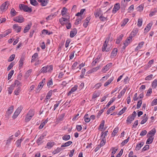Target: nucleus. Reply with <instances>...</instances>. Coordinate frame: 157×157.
I'll list each match as a JSON object with an SVG mask.
<instances>
[{"label": "nucleus", "instance_id": "nucleus-1", "mask_svg": "<svg viewBox=\"0 0 157 157\" xmlns=\"http://www.w3.org/2000/svg\"><path fill=\"white\" fill-rule=\"evenodd\" d=\"M53 70L52 65H47L43 67L40 71V73H45L47 72H51Z\"/></svg>", "mask_w": 157, "mask_h": 157}, {"label": "nucleus", "instance_id": "nucleus-2", "mask_svg": "<svg viewBox=\"0 0 157 157\" xmlns=\"http://www.w3.org/2000/svg\"><path fill=\"white\" fill-rule=\"evenodd\" d=\"M19 7L21 10H23L25 12L30 13L32 11L31 8L24 4L19 5Z\"/></svg>", "mask_w": 157, "mask_h": 157}, {"label": "nucleus", "instance_id": "nucleus-3", "mask_svg": "<svg viewBox=\"0 0 157 157\" xmlns=\"http://www.w3.org/2000/svg\"><path fill=\"white\" fill-rule=\"evenodd\" d=\"M109 39V38H108L105 39L102 47V52H108L110 51V48L108 47L109 45L108 44Z\"/></svg>", "mask_w": 157, "mask_h": 157}, {"label": "nucleus", "instance_id": "nucleus-4", "mask_svg": "<svg viewBox=\"0 0 157 157\" xmlns=\"http://www.w3.org/2000/svg\"><path fill=\"white\" fill-rule=\"evenodd\" d=\"M9 5L10 2L8 1H7L3 3L0 6L1 11H3L6 10Z\"/></svg>", "mask_w": 157, "mask_h": 157}, {"label": "nucleus", "instance_id": "nucleus-5", "mask_svg": "<svg viewBox=\"0 0 157 157\" xmlns=\"http://www.w3.org/2000/svg\"><path fill=\"white\" fill-rule=\"evenodd\" d=\"M132 40L133 36L132 35H130L124 43V44L125 47L127 46L131 42Z\"/></svg>", "mask_w": 157, "mask_h": 157}, {"label": "nucleus", "instance_id": "nucleus-6", "mask_svg": "<svg viewBox=\"0 0 157 157\" xmlns=\"http://www.w3.org/2000/svg\"><path fill=\"white\" fill-rule=\"evenodd\" d=\"M14 21L18 22L21 23L24 21V18L21 16H17L13 18Z\"/></svg>", "mask_w": 157, "mask_h": 157}, {"label": "nucleus", "instance_id": "nucleus-7", "mask_svg": "<svg viewBox=\"0 0 157 157\" xmlns=\"http://www.w3.org/2000/svg\"><path fill=\"white\" fill-rule=\"evenodd\" d=\"M45 78H43L42 80V81L39 83L36 89V93L38 92L40 90V87H42L44 86V83L45 82Z\"/></svg>", "mask_w": 157, "mask_h": 157}, {"label": "nucleus", "instance_id": "nucleus-8", "mask_svg": "<svg viewBox=\"0 0 157 157\" xmlns=\"http://www.w3.org/2000/svg\"><path fill=\"white\" fill-rule=\"evenodd\" d=\"M120 4L119 3H118L116 4L113 8V13H115L119 10L120 9Z\"/></svg>", "mask_w": 157, "mask_h": 157}, {"label": "nucleus", "instance_id": "nucleus-9", "mask_svg": "<svg viewBox=\"0 0 157 157\" xmlns=\"http://www.w3.org/2000/svg\"><path fill=\"white\" fill-rule=\"evenodd\" d=\"M117 49L115 48H114L111 52L110 56L111 58H114L117 55Z\"/></svg>", "mask_w": 157, "mask_h": 157}, {"label": "nucleus", "instance_id": "nucleus-10", "mask_svg": "<svg viewBox=\"0 0 157 157\" xmlns=\"http://www.w3.org/2000/svg\"><path fill=\"white\" fill-rule=\"evenodd\" d=\"M13 28L14 29H15L17 33L20 32L21 30V27L20 26H19L17 24H14L13 25Z\"/></svg>", "mask_w": 157, "mask_h": 157}, {"label": "nucleus", "instance_id": "nucleus-11", "mask_svg": "<svg viewBox=\"0 0 157 157\" xmlns=\"http://www.w3.org/2000/svg\"><path fill=\"white\" fill-rule=\"evenodd\" d=\"M77 30L76 28H74L73 30L71 31L70 33V36L71 37H74L77 34Z\"/></svg>", "mask_w": 157, "mask_h": 157}, {"label": "nucleus", "instance_id": "nucleus-12", "mask_svg": "<svg viewBox=\"0 0 157 157\" xmlns=\"http://www.w3.org/2000/svg\"><path fill=\"white\" fill-rule=\"evenodd\" d=\"M156 133V129L155 128H153L148 133L147 135L148 136L153 137Z\"/></svg>", "mask_w": 157, "mask_h": 157}, {"label": "nucleus", "instance_id": "nucleus-13", "mask_svg": "<svg viewBox=\"0 0 157 157\" xmlns=\"http://www.w3.org/2000/svg\"><path fill=\"white\" fill-rule=\"evenodd\" d=\"M13 109V106L12 105L10 106L8 110L6 112V114L8 116H10L11 114L12 113Z\"/></svg>", "mask_w": 157, "mask_h": 157}, {"label": "nucleus", "instance_id": "nucleus-14", "mask_svg": "<svg viewBox=\"0 0 157 157\" xmlns=\"http://www.w3.org/2000/svg\"><path fill=\"white\" fill-rule=\"evenodd\" d=\"M11 29H8L7 31H6L4 34L0 35V39H1L2 37H5L9 33H11Z\"/></svg>", "mask_w": 157, "mask_h": 157}, {"label": "nucleus", "instance_id": "nucleus-15", "mask_svg": "<svg viewBox=\"0 0 157 157\" xmlns=\"http://www.w3.org/2000/svg\"><path fill=\"white\" fill-rule=\"evenodd\" d=\"M112 63H109L107 64L105 66L103 69L102 70V71L105 72L107 71L111 66Z\"/></svg>", "mask_w": 157, "mask_h": 157}, {"label": "nucleus", "instance_id": "nucleus-16", "mask_svg": "<svg viewBox=\"0 0 157 157\" xmlns=\"http://www.w3.org/2000/svg\"><path fill=\"white\" fill-rule=\"evenodd\" d=\"M38 1L41 3V5L43 6H46L48 4V0H37Z\"/></svg>", "mask_w": 157, "mask_h": 157}, {"label": "nucleus", "instance_id": "nucleus-17", "mask_svg": "<svg viewBox=\"0 0 157 157\" xmlns=\"http://www.w3.org/2000/svg\"><path fill=\"white\" fill-rule=\"evenodd\" d=\"M152 26V24L151 23L148 24L144 29V33L148 32L151 29Z\"/></svg>", "mask_w": 157, "mask_h": 157}, {"label": "nucleus", "instance_id": "nucleus-18", "mask_svg": "<svg viewBox=\"0 0 157 157\" xmlns=\"http://www.w3.org/2000/svg\"><path fill=\"white\" fill-rule=\"evenodd\" d=\"M134 119V118L133 117L130 115L127 118L126 120L127 123L128 124H131Z\"/></svg>", "mask_w": 157, "mask_h": 157}, {"label": "nucleus", "instance_id": "nucleus-19", "mask_svg": "<svg viewBox=\"0 0 157 157\" xmlns=\"http://www.w3.org/2000/svg\"><path fill=\"white\" fill-rule=\"evenodd\" d=\"M114 79L113 77H112L109 79L107 82H105L104 84V86H106L110 84L111 82L113 81Z\"/></svg>", "mask_w": 157, "mask_h": 157}, {"label": "nucleus", "instance_id": "nucleus-20", "mask_svg": "<svg viewBox=\"0 0 157 157\" xmlns=\"http://www.w3.org/2000/svg\"><path fill=\"white\" fill-rule=\"evenodd\" d=\"M31 25L32 24H28L26 25V26L25 27L24 30V33H26L28 32L29 29H30Z\"/></svg>", "mask_w": 157, "mask_h": 157}, {"label": "nucleus", "instance_id": "nucleus-21", "mask_svg": "<svg viewBox=\"0 0 157 157\" xmlns=\"http://www.w3.org/2000/svg\"><path fill=\"white\" fill-rule=\"evenodd\" d=\"M144 44V42L143 41L139 43L138 46L136 48L135 50L136 51L140 49L143 47Z\"/></svg>", "mask_w": 157, "mask_h": 157}, {"label": "nucleus", "instance_id": "nucleus-22", "mask_svg": "<svg viewBox=\"0 0 157 157\" xmlns=\"http://www.w3.org/2000/svg\"><path fill=\"white\" fill-rule=\"evenodd\" d=\"M144 144V143L143 142H141L139 144H137L136 147V150L137 151L139 150L143 145Z\"/></svg>", "mask_w": 157, "mask_h": 157}, {"label": "nucleus", "instance_id": "nucleus-23", "mask_svg": "<svg viewBox=\"0 0 157 157\" xmlns=\"http://www.w3.org/2000/svg\"><path fill=\"white\" fill-rule=\"evenodd\" d=\"M149 138L147 139L146 141V144H151L153 142V140L154 139V137L152 136H150Z\"/></svg>", "mask_w": 157, "mask_h": 157}, {"label": "nucleus", "instance_id": "nucleus-24", "mask_svg": "<svg viewBox=\"0 0 157 157\" xmlns=\"http://www.w3.org/2000/svg\"><path fill=\"white\" fill-rule=\"evenodd\" d=\"M151 86L153 89H155L157 86V80L155 79L151 83Z\"/></svg>", "mask_w": 157, "mask_h": 157}, {"label": "nucleus", "instance_id": "nucleus-25", "mask_svg": "<svg viewBox=\"0 0 157 157\" xmlns=\"http://www.w3.org/2000/svg\"><path fill=\"white\" fill-rule=\"evenodd\" d=\"M126 89L125 88H124L123 90L120 92V94L117 96V98H120L121 96L123 95L125 91H126Z\"/></svg>", "mask_w": 157, "mask_h": 157}, {"label": "nucleus", "instance_id": "nucleus-26", "mask_svg": "<svg viewBox=\"0 0 157 157\" xmlns=\"http://www.w3.org/2000/svg\"><path fill=\"white\" fill-rule=\"evenodd\" d=\"M72 143V142L71 141H69L65 143L64 144H62L61 146V147H64L68 146L71 144Z\"/></svg>", "mask_w": 157, "mask_h": 157}, {"label": "nucleus", "instance_id": "nucleus-27", "mask_svg": "<svg viewBox=\"0 0 157 157\" xmlns=\"http://www.w3.org/2000/svg\"><path fill=\"white\" fill-rule=\"evenodd\" d=\"M143 23V19L142 18H140L138 20L137 25L138 27L141 26Z\"/></svg>", "mask_w": 157, "mask_h": 157}, {"label": "nucleus", "instance_id": "nucleus-28", "mask_svg": "<svg viewBox=\"0 0 157 157\" xmlns=\"http://www.w3.org/2000/svg\"><path fill=\"white\" fill-rule=\"evenodd\" d=\"M44 135L40 136L36 141V143L38 144H41L42 143L41 142L44 139Z\"/></svg>", "mask_w": 157, "mask_h": 157}, {"label": "nucleus", "instance_id": "nucleus-29", "mask_svg": "<svg viewBox=\"0 0 157 157\" xmlns=\"http://www.w3.org/2000/svg\"><path fill=\"white\" fill-rule=\"evenodd\" d=\"M101 11L100 10H98L94 14L95 17H97L101 16Z\"/></svg>", "mask_w": 157, "mask_h": 157}, {"label": "nucleus", "instance_id": "nucleus-30", "mask_svg": "<svg viewBox=\"0 0 157 157\" xmlns=\"http://www.w3.org/2000/svg\"><path fill=\"white\" fill-rule=\"evenodd\" d=\"M14 85L13 84L9 88V94H11L14 88Z\"/></svg>", "mask_w": 157, "mask_h": 157}, {"label": "nucleus", "instance_id": "nucleus-31", "mask_svg": "<svg viewBox=\"0 0 157 157\" xmlns=\"http://www.w3.org/2000/svg\"><path fill=\"white\" fill-rule=\"evenodd\" d=\"M38 56V54L37 53H35L32 56L31 62L32 63L35 61V59Z\"/></svg>", "mask_w": 157, "mask_h": 157}, {"label": "nucleus", "instance_id": "nucleus-32", "mask_svg": "<svg viewBox=\"0 0 157 157\" xmlns=\"http://www.w3.org/2000/svg\"><path fill=\"white\" fill-rule=\"evenodd\" d=\"M67 9L65 7H64L61 10V13L62 16L64 15L65 14L67 13Z\"/></svg>", "mask_w": 157, "mask_h": 157}, {"label": "nucleus", "instance_id": "nucleus-33", "mask_svg": "<svg viewBox=\"0 0 157 157\" xmlns=\"http://www.w3.org/2000/svg\"><path fill=\"white\" fill-rule=\"evenodd\" d=\"M23 140V139H22V138H21L20 139L18 140L17 141L16 144L17 146V147H19L21 146V143Z\"/></svg>", "mask_w": 157, "mask_h": 157}, {"label": "nucleus", "instance_id": "nucleus-34", "mask_svg": "<svg viewBox=\"0 0 157 157\" xmlns=\"http://www.w3.org/2000/svg\"><path fill=\"white\" fill-rule=\"evenodd\" d=\"M71 138L70 136L69 135H64L63 137V140L67 141L69 140Z\"/></svg>", "mask_w": 157, "mask_h": 157}, {"label": "nucleus", "instance_id": "nucleus-35", "mask_svg": "<svg viewBox=\"0 0 157 157\" xmlns=\"http://www.w3.org/2000/svg\"><path fill=\"white\" fill-rule=\"evenodd\" d=\"M62 150V149L61 148V147H57L56 150L53 151L52 154H53L54 155L56 154L57 153H59Z\"/></svg>", "mask_w": 157, "mask_h": 157}, {"label": "nucleus", "instance_id": "nucleus-36", "mask_svg": "<svg viewBox=\"0 0 157 157\" xmlns=\"http://www.w3.org/2000/svg\"><path fill=\"white\" fill-rule=\"evenodd\" d=\"M32 69H29L27 71L25 75V77L26 78H27L29 76L32 72Z\"/></svg>", "mask_w": 157, "mask_h": 157}, {"label": "nucleus", "instance_id": "nucleus-37", "mask_svg": "<svg viewBox=\"0 0 157 157\" xmlns=\"http://www.w3.org/2000/svg\"><path fill=\"white\" fill-rule=\"evenodd\" d=\"M105 123V122L104 120L102 121L99 128V130H101V129H103Z\"/></svg>", "mask_w": 157, "mask_h": 157}, {"label": "nucleus", "instance_id": "nucleus-38", "mask_svg": "<svg viewBox=\"0 0 157 157\" xmlns=\"http://www.w3.org/2000/svg\"><path fill=\"white\" fill-rule=\"evenodd\" d=\"M127 109V108L126 107H124L123 109H122L118 114V115H120L123 113H124L126 111Z\"/></svg>", "mask_w": 157, "mask_h": 157}, {"label": "nucleus", "instance_id": "nucleus-39", "mask_svg": "<svg viewBox=\"0 0 157 157\" xmlns=\"http://www.w3.org/2000/svg\"><path fill=\"white\" fill-rule=\"evenodd\" d=\"M20 89L21 88L20 87H18L14 91L15 94L17 95H18L21 91Z\"/></svg>", "mask_w": 157, "mask_h": 157}, {"label": "nucleus", "instance_id": "nucleus-40", "mask_svg": "<svg viewBox=\"0 0 157 157\" xmlns=\"http://www.w3.org/2000/svg\"><path fill=\"white\" fill-rule=\"evenodd\" d=\"M47 121L48 120L47 119L45 120V121H44L43 122H42L39 126V129H42L43 128L44 125L45 124L47 123Z\"/></svg>", "mask_w": 157, "mask_h": 157}, {"label": "nucleus", "instance_id": "nucleus-41", "mask_svg": "<svg viewBox=\"0 0 157 157\" xmlns=\"http://www.w3.org/2000/svg\"><path fill=\"white\" fill-rule=\"evenodd\" d=\"M129 139V137H128L126 139L124 140L122 142L121 144L122 146H124L125 144H126L128 141Z\"/></svg>", "mask_w": 157, "mask_h": 157}, {"label": "nucleus", "instance_id": "nucleus-42", "mask_svg": "<svg viewBox=\"0 0 157 157\" xmlns=\"http://www.w3.org/2000/svg\"><path fill=\"white\" fill-rule=\"evenodd\" d=\"M16 12L13 8H12L10 11V14L12 17H13L16 15Z\"/></svg>", "mask_w": 157, "mask_h": 157}, {"label": "nucleus", "instance_id": "nucleus-43", "mask_svg": "<svg viewBox=\"0 0 157 157\" xmlns=\"http://www.w3.org/2000/svg\"><path fill=\"white\" fill-rule=\"evenodd\" d=\"M128 21V19H124L122 22L121 26L122 27L124 26L127 24Z\"/></svg>", "mask_w": 157, "mask_h": 157}, {"label": "nucleus", "instance_id": "nucleus-44", "mask_svg": "<svg viewBox=\"0 0 157 157\" xmlns=\"http://www.w3.org/2000/svg\"><path fill=\"white\" fill-rule=\"evenodd\" d=\"M52 90H50L47 94L46 96V99H49L52 94Z\"/></svg>", "mask_w": 157, "mask_h": 157}, {"label": "nucleus", "instance_id": "nucleus-45", "mask_svg": "<svg viewBox=\"0 0 157 157\" xmlns=\"http://www.w3.org/2000/svg\"><path fill=\"white\" fill-rule=\"evenodd\" d=\"M24 61V59L23 57H21L19 61V67H21L22 66L23 62Z\"/></svg>", "mask_w": 157, "mask_h": 157}, {"label": "nucleus", "instance_id": "nucleus-46", "mask_svg": "<svg viewBox=\"0 0 157 157\" xmlns=\"http://www.w3.org/2000/svg\"><path fill=\"white\" fill-rule=\"evenodd\" d=\"M14 73V71L13 70H12L10 72V73L8 75V80L10 79L12 76L13 75V74Z\"/></svg>", "mask_w": 157, "mask_h": 157}, {"label": "nucleus", "instance_id": "nucleus-47", "mask_svg": "<svg viewBox=\"0 0 157 157\" xmlns=\"http://www.w3.org/2000/svg\"><path fill=\"white\" fill-rule=\"evenodd\" d=\"M30 3L33 5L35 6L38 4L36 0H30Z\"/></svg>", "mask_w": 157, "mask_h": 157}, {"label": "nucleus", "instance_id": "nucleus-48", "mask_svg": "<svg viewBox=\"0 0 157 157\" xmlns=\"http://www.w3.org/2000/svg\"><path fill=\"white\" fill-rule=\"evenodd\" d=\"M153 77V75L151 74L146 77L145 80L148 81L150 80Z\"/></svg>", "mask_w": 157, "mask_h": 157}, {"label": "nucleus", "instance_id": "nucleus-49", "mask_svg": "<svg viewBox=\"0 0 157 157\" xmlns=\"http://www.w3.org/2000/svg\"><path fill=\"white\" fill-rule=\"evenodd\" d=\"M118 149V148H115L114 147H112L111 149V150H112V151L111 153L112 155H114V154L117 151Z\"/></svg>", "mask_w": 157, "mask_h": 157}, {"label": "nucleus", "instance_id": "nucleus-50", "mask_svg": "<svg viewBox=\"0 0 157 157\" xmlns=\"http://www.w3.org/2000/svg\"><path fill=\"white\" fill-rule=\"evenodd\" d=\"M65 115V114L64 113H63V114H61L60 116L59 117V118L58 119V121H62L63 120L64 117Z\"/></svg>", "mask_w": 157, "mask_h": 157}, {"label": "nucleus", "instance_id": "nucleus-51", "mask_svg": "<svg viewBox=\"0 0 157 157\" xmlns=\"http://www.w3.org/2000/svg\"><path fill=\"white\" fill-rule=\"evenodd\" d=\"M148 119V117L147 116L146 117H144L143 118L142 120L140 122V124H144L147 121Z\"/></svg>", "mask_w": 157, "mask_h": 157}, {"label": "nucleus", "instance_id": "nucleus-52", "mask_svg": "<svg viewBox=\"0 0 157 157\" xmlns=\"http://www.w3.org/2000/svg\"><path fill=\"white\" fill-rule=\"evenodd\" d=\"M115 98H112L110 101L108 102L107 104L106 105V106L108 107L115 100Z\"/></svg>", "mask_w": 157, "mask_h": 157}, {"label": "nucleus", "instance_id": "nucleus-53", "mask_svg": "<svg viewBox=\"0 0 157 157\" xmlns=\"http://www.w3.org/2000/svg\"><path fill=\"white\" fill-rule=\"evenodd\" d=\"M15 57V55L14 54L12 55L9 57L8 61L9 62H11L14 59Z\"/></svg>", "mask_w": 157, "mask_h": 157}, {"label": "nucleus", "instance_id": "nucleus-54", "mask_svg": "<svg viewBox=\"0 0 157 157\" xmlns=\"http://www.w3.org/2000/svg\"><path fill=\"white\" fill-rule=\"evenodd\" d=\"M144 9L143 6L141 5H140L138 6L137 8V11H139V12H141L142 10H143Z\"/></svg>", "mask_w": 157, "mask_h": 157}, {"label": "nucleus", "instance_id": "nucleus-55", "mask_svg": "<svg viewBox=\"0 0 157 157\" xmlns=\"http://www.w3.org/2000/svg\"><path fill=\"white\" fill-rule=\"evenodd\" d=\"M99 96V94L98 92H95L94 93L92 96L93 99H95Z\"/></svg>", "mask_w": 157, "mask_h": 157}, {"label": "nucleus", "instance_id": "nucleus-56", "mask_svg": "<svg viewBox=\"0 0 157 157\" xmlns=\"http://www.w3.org/2000/svg\"><path fill=\"white\" fill-rule=\"evenodd\" d=\"M14 63L13 62L11 63L7 68V71L10 70L13 67Z\"/></svg>", "mask_w": 157, "mask_h": 157}, {"label": "nucleus", "instance_id": "nucleus-57", "mask_svg": "<svg viewBox=\"0 0 157 157\" xmlns=\"http://www.w3.org/2000/svg\"><path fill=\"white\" fill-rule=\"evenodd\" d=\"M99 59L98 58H97L95 59L94 60V61L92 62V65H94L96 64V63L99 62Z\"/></svg>", "mask_w": 157, "mask_h": 157}, {"label": "nucleus", "instance_id": "nucleus-58", "mask_svg": "<svg viewBox=\"0 0 157 157\" xmlns=\"http://www.w3.org/2000/svg\"><path fill=\"white\" fill-rule=\"evenodd\" d=\"M86 72V69L85 68H83L82 71V73L80 75V77L81 78H82L84 77V76L85 75V72Z\"/></svg>", "mask_w": 157, "mask_h": 157}, {"label": "nucleus", "instance_id": "nucleus-59", "mask_svg": "<svg viewBox=\"0 0 157 157\" xmlns=\"http://www.w3.org/2000/svg\"><path fill=\"white\" fill-rule=\"evenodd\" d=\"M118 131V128H116L114 130L112 133V136H115Z\"/></svg>", "mask_w": 157, "mask_h": 157}, {"label": "nucleus", "instance_id": "nucleus-60", "mask_svg": "<svg viewBox=\"0 0 157 157\" xmlns=\"http://www.w3.org/2000/svg\"><path fill=\"white\" fill-rule=\"evenodd\" d=\"M22 109L23 107L21 106H20L18 108L15 112L19 114Z\"/></svg>", "mask_w": 157, "mask_h": 157}, {"label": "nucleus", "instance_id": "nucleus-61", "mask_svg": "<svg viewBox=\"0 0 157 157\" xmlns=\"http://www.w3.org/2000/svg\"><path fill=\"white\" fill-rule=\"evenodd\" d=\"M32 117L27 114L26 116L25 119V121L28 122L32 118Z\"/></svg>", "mask_w": 157, "mask_h": 157}, {"label": "nucleus", "instance_id": "nucleus-62", "mask_svg": "<svg viewBox=\"0 0 157 157\" xmlns=\"http://www.w3.org/2000/svg\"><path fill=\"white\" fill-rule=\"evenodd\" d=\"M99 18L101 21H106L107 17H104L101 15L99 17Z\"/></svg>", "mask_w": 157, "mask_h": 157}, {"label": "nucleus", "instance_id": "nucleus-63", "mask_svg": "<svg viewBox=\"0 0 157 157\" xmlns=\"http://www.w3.org/2000/svg\"><path fill=\"white\" fill-rule=\"evenodd\" d=\"M81 17H80V18H78L76 20L75 23V25H78L81 23Z\"/></svg>", "mask_w": 157, "mask_h": 157}, {"label": "nucleus", "instance_id": "nucleus-64", "mask_svg": "<svg viewBox=\"0 0 157 157\" xmlns=\"http://www.w3.org/2000/svg\"><path fill=\"white\" fill-rule=\"evenodd\" d=\"M152 93V89L150 88L147 90L146 96H149Z\"/></svg>", "mask_w": 157, "mask_h": 157}]
</instances>
